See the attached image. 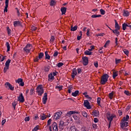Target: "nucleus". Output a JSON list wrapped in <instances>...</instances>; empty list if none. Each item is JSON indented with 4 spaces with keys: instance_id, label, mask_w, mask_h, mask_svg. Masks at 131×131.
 I'll list each match as a JSON object with an SVG mask.
<instances>
[{
    "instance_id": "dca6fc26",
    "label": "nucleus",
    "mask_w": 131,
    "mask_h": 131,
    "mask_svg": "<svg viewBox=\"0 0 131 131\" xmlns=\"http://www.w3.org/2000/svg\"><path fill=\"white\" fill-rule=\"evenodd\" d=\"M5 85L6 86H8L9 90H11V91H14V87H13V85H12V84L9 83V82H7L5 83Z\"/></svg>"
},
{
    "instance_id": "9b49d317",
    "label": "nucleus",
    "mask_w": 131,
    "mask_h": 131,
    "mask_svg": "<svg viewBox=\"0 0 131 131\" xmlns=\"http://www.w3.org/2000/svg\"><path fill=\"white\" fill-rule=\"evenodd\" d=\"M18 101L20 103H24L25 102V99H24V96H23V94H20L19 97H18Z\"/></svg>"
},
{
    "instance_id": "a878e982",
    "label": "nucleus",
    "mask_w": 131,
    "mask_h": 131,
    "mask_svg": "<svg viewBox=\"0 0 131 131\" xmlns=\"http://www.w3.org/2000/svg\"><path fill=\"white\" fill-rule=\"evenodd\" d=\"M5 46H6V48H7V52H10V50L11 49V46H10V43H9V42H6Z\"/></svg>"
},
{
    "instance_id": "bb28decb",
    "label": "nucleus",
    "mask_w": 131,
    "mask_h": 131,
    "mask_svg": "<svg viewBox=\"0 0 131 131\" xmlns=\"http://www.w3.org/2000/svg\"><path fill=\"white\" fill-rule=\"evenodd\" d=\"M78 94H79V91H76L72 93V96L73 97H77V96H78Z\"/></svg>"
},
{
    "instance_id": "f704fd0d",
    "label": "nucleus",
    "mask_w": 131,
    "mask_h": 131,
    "mask_svg": "<svg viewBox=\"0 0 131 131\" xmlns=\"http://www.w3.org/2000/svg\"><path fill=\"white\" fill-rule=\"evenodd\" d=\"M10 63H11V59H8L5 63V66L10 67Z\"/></svg>"
},
{
    "instance_id": "ddd939ff",
    "label": "nucleus",
    "mask_w": 131,
    "mask_h": 131,
    "mask_svg": "<svg viewBox=\"0 0 131 131\" xmlns=\"http://www.w3.org/2000/svg\"><path fill=\"white\" fill-rule=\"evenodd\" d=\"M82 60L83 65L86 66L89 64V58L87 57H82Z\"/></svg>"
},
{
    "instance_id": "9d476101",
    "label": "nucleus",
    "mask_w": 131,
    "mask_h": 131,
    "mask_svg": "<svg viewBox=\"0 0 131 131\" xmlns=\"http://www.w3.org/2000/svg\"><path fill=\"white\" fill-rule=\"evenodd\" d=\"M91 114L92 115H93V116H95V117H98V116L100 115V112L98 110H94L93 111Z\"/></svg>"
},
{
    "instance_id": "8fccbe9b",
    "label": "nucleus",
    "mask_w": 131,
    "mask_h": 131,
    "mask_svg": "<svg viewBox=\"0 0 131 131\" xmlns=\"http://www.w3.org/2000/svg\"><path fill=\"white\" fill-rule=\"evenodd\" d=\"M53 41H55V36H51V38H50V42H53Z\"/></svg>"
},
{
    "instance_id": "5fc2aeb1",
    "label": "nucleus",
    "mask_w": 131,
    "mask_h": 131,
    "mask_svg": "<svg viewBox=\"0 0 131 131\" xmlns=\"http://www.w3.org/2000/svg\"><path fill=\"white\" fill-rule=\"evenodd\" d=\"M124 93L126 95V96H130V94L129 93V91H125Z\"/></svg>"
},
{
    "instance_id": "7ed1b4c3",
    "label": "nucleus",
    "mask_w": 131,
    "mask_h": 131,
    "mask_svg": "<svg viewBox=\"0 0 131 131\" xmlns=\"http://www.w3.org/2000/svg\"><path fill=\"white\" fill-rule=\"evenodd\" d=\"M108 78H109V75L107 74H105L101 77V80L100 83L101 84H105L108 81Z\"/></svg>"
},
{
    "instance_id": "864d4df0",
    "label": "nucleus",
    "mask_w": 131,
    "mask_h": 131,
    "mask_svg": "<svg viewBox=\"0 0 131 131\" xmlns=\"http://www.w3.org/2000/svg\"><path fill=\"white\" fill-rule=\"evenodd\" d=\"M71 131H76V127L75 126H72L71 127Z\"/></svg>"
},
{
    "instance_id": "de8ad7c7",
    "label": "nucleus",
    "mask_w": 131,
    "mask_h": 131,
    "mask_svg": "<svg viewBox=\"0 0 131 131\" xmlns=\"http://www.w3.org/2000/svg\"><path fill=\"white\" fill-rule=\"evenodd\" d=\"M63 65H64V63H63V62H59V63L57 64V67H58L59 68H60V67H62V66H63Z\"/></svg>"
},
{
    "instance_id": "2eb2a0df",
    "label": "nucleus",
    "mask_w": 131,
    "mask_h": 131,
    "mask_svg": "<svg viewBox=\"0 0 131 131\" xmlns=\"http://www.w3.org/2000/svg\"><path fill=\"white\" fill-rule=\"evenodd\" d=\"M52 128L53 131H58V124L54 122L52 124Z\"/></svg>"
},
{
    "instance_id": "39448f33",
    "label": "nucleus",
    "mask_w": 131,
    "mask_h": 131,
    "mask_svg": "<svg viewBox=\"0 0 131 131\" xmlns=\"http://www.w3.org/2000/svg\"><path fill=\"white\" fill-rule=\"evenodd\" d=\"M116 117V115L115 114H107L106 115V118L108 120L109 122H112V120H113V118H115Z\"/></svg>"
},
{
    "instance_id": "bf43d9fd",
    "label": "nucleus",
    "mask_w": 131,
    "mask_h": 131,
    "mask_svg": "<svg viewBox=\"0 0 131 131\" xmlns=\"http://www.w3.org/2000/svg\"><path fill=\"white\" fill-rule=\"evenodd\" d=\"M90 52H92L93 50H95V46H90V49H89Z\"/></svg>"
},
{
    "instance_id": "0eeeda50",
    "label": "nucleus",
    "mask_w": 131,
    "mask_h": 131,
    "mask_svg": "<svg viewBox=\"0 0 131 131\" xmlns=\"http://www.w3.org/2000/svg\"><path fill=\"white\" fill-rule=\"evenodd\" d=\"M72 114H79V112H76L75 111H71L68 112L67 113L66 116H68V117H70V116H71Z\"/></svg>"
},
{
    "instance_id": "f8f14e48",
    "label": "nucleus",
    "mask_w": 131,
    "mask_h": 131,
    "mask_svg": "<svg viewBox=\"0 0 131 131\" xmlns=\"http://www.w3.org/2000/svg\"><path fill=\"white\" fill-rule=\"evenodd\" d=\"M47 101H48V93H45L42 98V103L44 105L47 104Z\"/></svg>"
},
{
    "instance_id": "3c124183",
    "label": "nucleus",
    "mask_w": 131,
    "mask_h": 131,
    "mask_svg": "<svg viewBox=\"0 0 131 131\" xmlns=\"http://www.w3.org/2000/svg\"><path fill=\"white\" fill-rule=\"evenodd\" d=\"M7 33L8 35H11V29H10L9 27H7Z\"/></svg>"
},
{
    "instance_id": "b1692460",
    "label": "nucleus",
    "mask_w": 131,
    "mask_h": 131,
    "mask_svg": "<svg viewBox=\"0 0 131 131\" xmlns=\"http://www.w3.org/2000/svg\"><path fill=\"white\" fill-rule=\"evenodd\" d=\"M45 59L46 60H50L51 59V56H50L48 51L45 52Z\"/></svg>"
},
{
    "instance_id": "338daca9",
    "label": "nucleus",
    "mask_w": 131,
    "mask_h": 131,
    "mask_svg": "<svg viewBox=\"0 0 131 131\" xmlns=\"http://www.w3.org/2000/svg\"><path fill=\"white\" fill-rule=\"evenodd\" d=\"M118 114L119 116H121V115H122V111L121 110H119Z\"/></svg>"
},
{
    "instance_id": "5701e85b",
    "label": "nucleus",
    "mask_w": 131,
    "mask_h": 131,
    "mask_svg": "<svg viewBox=\"0 0 131 131\" xmlns=\"http://www.w3.org/2000/svg\"><path fill=\"white\" fill-rule=\"evenodd\" d=\"M115 30H120V27L119 26L118 23H117V21H116V20H115Z\"/></svg>"
},
{
    "instance_id": "412c9836",
    "label": "nucleus",
    "mask_w": 131,
    "mask_h": 131,
    "mask_svg": "<svg viewBox=\"0 0 131 131\" xmlns=\"http://www.w3.org/2000/svg\"><path fill=\"white\" fill-rule=\"evenodd\" d=\"M77 75V72H76V70L75 69H73L72 73V78L73 79L75 77V76Z\"/></svg>"
},
{
    "instance_id": "37998d69",
    "label": "nucleus",
    "mask_w": 131,
    "mask_h": 131,
    "mask_svg": "<svg viewBox=\"0 0 131 131\" xmlns=\"http://www.w3.org/2000/svg\"><path fill=\"white\" fill-rule=\"evenodd\" d=\"M5 60V56L4 55H0V62H3Z\"/></svg>"
},
{
    "instance_id": "7c9ffc66",
    "label": "nucleus",
    "mask_w": 131,
    "mask_h": 131,
    "mask_svg": "<svg viewBox=\"0 0 131 131\" xmlns=\"http://www.w3.org/2000/svg\"><path fill=\"white\" fill-rule=\"evenodd\" d=\"M127 26H128V25H127V24L124 23L122 25V29H123V30H126V27H127Z\"/></svg>"
},
{
    "instance_id": "4c0bfd02",
    "label": "nucleus",
    "mask_w": 131,
    "mask_h": 131,
    "mask_svg": "<svg viewBox=\"0 0 131 131\" xmlns=\"http://www.w3.org/2000/svg\"><path fill=\"white\" fill-rule=\"evenodd\" d=\"M100 12L101 15H105V14H106V11H105L103 9H101L100 10Z\"/></svg>"
},
{
    "instance_id": "a18cd8bd",
    "label": "nucleus",
    "mask_w": 131,
    "mask_h": 131,
    "mask_svg": "<svg viewBox=\"0 0 131 131\" xmlns=\"http://www.w3.org/2000/svg\"><path fill=\"white\" fill-rule=\"evenodd\" d=\"M56 5V2H55V0H51V2H50V6H55Z\"/></svg>"
},
{
    "instance_id": "052dcab7",
    "label": "nucleus",
    "mask_w": 131,
    "mask_h": 131,
    "mask_svg": "<svg viewBox=\"0 0 131 131\" xmlns=\"http://www.w3.org/2000/svg\"><path fill=\"white\" fill-rule=\"evenodd\" d=\"M49 71H50V69H49V68H48V67H45V68H44V71H45V72H49Z\"/></svg>"
},
{
    "instance_id": "f03ea898",
    "label": "nucleus",
    "mask_w": 131,
    "mask_h": 131,
    "mask_svg": "<svg viewBox=\"0 0 131 131\" xmlns=\"http://www.w3.org/2000/svg\"><path fill=\"white\" fill-rule=\"evenodd\" d=\"M36 93H37L38 96H42L45 90H43V86L42 84L38 85L36 89Z\"/></svg>"
},
{
    "instance_id": "a19ab883",
    "label": "nucleus",
    "mask_w": 131,
    "mask_h": 131,
    "mask_svg": "<svg viewBox=\"0 0 131 131\" xmlns=\"http://www.w3.org/2000/svg\"><path fill=\"white\" fill-rule=\"evenodd\" d=\"M109 43H110V40H107L104 46V48H107L108 46H109Z\"/></svg>"
},
{
    "instance_id": "72a5a7b5",
    "label": "nucleus",
    "mask_w": 131,
    "mask_h": 131,
    "mask_svg": "<svg viewBox=\"0 0 131 131\" xmlns=\"http://www.w3.org/2000/svg\"><path fill=\"white\" fill-rule=\"evenodd\" d=\"M45 56V54L42 52H40L38 54V58L39 59H42V57Z\"/></svg>"
},
{
    "instance_id": "680f3d73",
    "label": "nucleus",
    "mask_w": 131,
    "mask_h": 131,
    "mask_svg": "<svg viewBox=\"0 0 131 131\" xmlns=\"http://www.w3.org/2000/svg\"><path fill=\"white\" fill-rule=\"evenodd\" d=\"M105 35V34L104 33H99L96 35V36H104Z\"/></svg>"
},
{
    "instance_id": "2f4dec72",
    "label": "nucleus",
    "mask_w": 131,
    "mask_h": 131,
    "mask_svg": "<svg viewBox=\"0 0 131 131\" xmlns=\"http://www.w3.org/2000/svg\"><path fill=\"white\" fill-rule=\"evenodd\" d=\"M101 98L98 97L97 98V103L99 106L101 107Z\"/></svg>"
},
{
    "instance_id": "aec40b11",
    "label": "nucleus",
    "mask_w": 131,
    "mask_h": 131,
    "mask_svg": "<svg viewBox=\"0 0 131 131\" xmlns=\"http://www.w3.org/2000/svg\"><path fill=\"white\" fill-rule=\"evenodd\" d=\"M48 80L49 81H51V80L53 81L55 79V77L53 75V74L51 73L48 75Z\"/></svg>"
},
{
    "instance_id": "13d9d810",
    "label": "nucleus",
    "mask_w": 131,
    "mask_h": 131,
    "mask_svg": "<svg viewBox=\"0 0 131 131\" xmlns=\"http://www.w3.org/2000/svg\"><path fill=\"white\" fill-rule=\"evenodd\" d=\"M12 106H13V108L14 110L16 109V106H17V103L16 102H14L12 103Z\"/></svg>"
},
{
    "instance_id": "4468645a",
    "label": "nucleus",
    "mask_w": 131,
    "mask_h": 131,
    "mask_svg": "<svg viewBox=\"0 0 131 131\" xmlns=\"http://www.w3.org/2000/svg\"><path fill=\"white\" fill-rule=\"evenodd\" d=\"M9 7V0H5V7L4 8V13L6 12V13L8 12V8Z\"/></svg>"
},
{
    "instance_id": "09e8293b",
    "label": "nucleus",
    "mask_w": 131,
    "mask_h": 131,
    "mask_svg": "<svg viewBox=\"0 0 131 131\" xmlns=\"http://www.w3.org/2000/svg\"><path fill=\"white\" fill-rule=\"evenodd\" d=\"M51 123H52V119H49L47 122V126L49 125H51Z\"/></svg>"
},
{
    "instance_id": "0e129e2a",
    "label": "nucleus",
    "mask_w": 131,
    "mask_h": 131,
    "mask_svg": "<svg viewBox=\"0 0 131 131\" xmlns=\"http://www.w3.org/2000/svg\"><path fill=\"white\" fill-rule=\"evenodd\" d=\"M73 118H74L75 120H78V117L76 116V115H74L73 116Z\"/></svg>"
},
{
    "instance_id": "6e6552de",
    "label": "nucleus",
    "mask_w": 131,
    "mask_h": 131,
    "mask_svg": "<svg viewBox=\"0 0 131 131\" xmlns=\"http://www.w3.org/2000/svg\"><path fill=\"white\" fill-rule=\"evenodd\" d=\"M16 83H18L20 86H23L24 85V82H23V79L18 78L17 80H15Z\"/></svg>"
},
{
    "instance_id": "cd10ccee",
    "label": "nucleus",
    "mask_w": 131,
    "mask_h": 131,
    "mask_svg": "<svg viewBox=\"0 0 131 131\" xmlns=\"http://www.w3.org/2000/svg\"><path fill=\"white\" fill-rule=\"evenodd\" d=\"M114 94H115V93L114 91H112V93L108 94V98L111 99V100L113 99V96H114Z\"/></svg>"
},
{
    "instance_id": "e2e57ef3",
    "label": "nucleus",
    "mask_w": 131,
    "mask_h": 131,
    "mask_svg": "<svg viewBox=\"0 0 131 131\" xmlns=\"http://www.w3.org/2000/svg\"><path fill=\"white\" fill-rule=\"evenodd\" d=\"M59 53L58 52V51H55L54 54H53V57H57V56H58Z\"/></svg>"
},
{
    "instance_id": "1a4fd4ad",
    "label": "nucleus",
    "mask_w": 131,
    "mask_h": 131,
    "mask_svg": "<svg viewBox=\"0 0 131 131\" xmlns=\"http://www.w3.org/2000/svg\"><path fill=\"white\" fill-rule=\"evenodd\" d=\"M61 115H62V112H57L54 115L53 118L55 120L59 119L61 117Z\"/></svg>"
},
{
    "instance_id": "4be33fe9",
    "label": "nucleus",
    "mask_w": 131,
    "mask_h": 131,
    "mask_svg": "<svg viewBox=\"0 0 131 131\" xmlns=\"http://www.w3.org/2000/svg\"><path fill=\"white\" fill-rule=\"evenodd\" d=\"M67 10V8H66V7H62L60 9V11L61 12V15H65V14H66Z\"/></svg>"
},
{
    "instance_id": "423d86ee",
    "label": "nucleus",
    "mask_w": 131,
    "mask_h": 131,
    "mask_svg": "<svg viewBox=\"0 0 131 131\" xmlns=\"http://www.w3.org/2000/svg\"><path fill=\"white\" fill-rule=\"evenodd\" d=\"M83 105L86 109L90 110V109H92V106H91V103L89 102V100H86L84 101Z\"/></svg>"
},
{
    "instance_id": "c9c22d12",
    "label": "nucleus",
    "mask_w": 131,
    "mask_h": 131,
    "mask_svg": "<svg viewBox=\"0 0 131 131\" xmlns=\"http://www.w3.org/2000/svg\"><path fill=\"white\" fill-rule=\"evenodd\" d=\"M92 52H90L89 50H86L84 52V54L85 55H88V56H90V55H92Z\"/></svg>"
},
{
    "instance_id": "f257e3e1",
    "label": "nucleus",
    "mask_w": 131,
    "mask_h": 131,
    "mask_svg": "<svg viewBox=\"0 0 131 131\" xmlns=\"http://www.w3.org/2000/svg\"><path fill=\"white\" fill-rule=\"evenodd\" d=\"M129 119V116L128 115H126V117H124L121 120V127L122 128H124V127H126L128 125V122L126 121H128V120Z\"/></svg>"
},
{
    "instance_id": "c756f323",
    "label": "nucleus",
    "mask_w": 131,
    "mask_h": 131,
    "mask_svg": "<svg viewBox=\"0 0 131 131\" xmlns=\"http://www.w3.org/2000/svg\"><path fill=\"white\" fill-rule=\"evenodd\" d=\"M119 30H112L113 33H115L116 35V36H118L119 34H120V32H119L118 31Z\"/></svg>"
},
{
    "instance_id": "6ab92c4d",
    "label": "nucleus",
    "mask_w": 131,
    "mask_h": 131,
    "mask_svg": "<svg viewBox=\"0 0 131 131\" xmlns=\"http://www.w3.org/2000/svg\"><path fill=\"white\" fill-rule=\"evenodd\" d=\"M13 25L14 27H17L21 25V23L19 20H16L13 22Z\"/></svg>"
},
{
    "instance_id": "603ef678",
    "label": "nucleus",
    "mask_w": 131,
    "mask_h": 131,
    "mask_svg": "<svg viewBox=\"0 0 131 131\" xmlns=\"http://www.w3.org/2000/svg\"><path fill=\"white\" fill-rule=\"evenodd\" d=\"M39 128V126L37 125L36 126L34 129H33V131H37L38 130V129Z\"/></svg>"
},
{
    "instance_id": "a211bd4d",
    "label": "nucleus",
    "mask_w": 131,
    "mask_h": 131,
    "mask_svg": "<svg viewBox=\"0 0 131 131\" xmlns=\"http://www.w3.org/2000/svg\"><path fill=\"white\" fill-rule=\"evenodd\" d=\"M123 16H124V17H128V16H129V11L124 10L123 11Z\"/></svg>"
},
{
    "instance_id": "774afa93",
    "label": "nucleus",
    "mask_w": 131,
    "mask_h": 131,
    "mask_svg": "<svg viewBox=\"0 0 131 131\" xmlns=\"http://www.w3.org/2000/svg\"><path fill=\"white\" fill-rule=\"evenodd\" d=\"M80 131H86V129H85V127H82Z\"/></svg>"
},
{
    "instance_id": "f3484780",
    "label": "nucleus",
    "mask_w": 131,
    "mask_h": 131,
    "mask_svg": "<svg viewBox=\"0 0 131 131\" xmlns=\"http://www.w3.org/2000/svg\"><path fill=\"white\" fill-rule=\"evenodd\" d=\"M51 115H49V116L46 115L45 114H42V115H40V119L41 120H45V119H46L48 118V117H50Z\"/></svg>"
},
{
    "instance_id": "49530a36",
    "label": "nucleus",
    "mask_w": 131,
    "mask_h": 131,
    "mask_svg": "<svg viewBox=\"0 0 131 131\" xmlns=\"http://www.w3.org/2000/svg\"><path fill=\"white\" fill-rule=\"evenodd\" d=\"M115 61V63L116 65H117V64H119V63H120L121 62V59H118L117 58H116Z\"/></svg>"
},
{
    "instance_id": "4d7b16f0",
    "label": "nucleus",
    "mask_w": 131,
    "mask_h": 131,
    "mask_svg": "<svg viewBox=\"0 0 131 131\" xmlns=\"http://www.w3.org/2000/svg\"><path fill=\"white\" fill-rule=\"evenodd\" d=\"M94 65L95 67H96V68H98V67L99 66V64L98 63V61L94 62Z\"/></svg>"
},
{
    "instance_id": "ea45409f",
    "label": "nucleus",
    "mask_w": 131,
    "mask_h": 131,
    "mask_svg": "<svg viewBox=\"0 0 131 131\" xmlns=\"http://www.w3.org/2000/svg\"><path fill=\"white\" fill-rule=\"evenodd\" d=\"M82 114L83 117H88V113H86V112H85V111L82 112Z\"/></svg>"
},
{
    "instance_id": "20e7f679",
    "label": "nucleus",
    "mask_w": 131,
    "mask_h": 131,
    "mask_svg": "<svg viewBox=\"0 0 131 131\" xmlns=\"http://www.w3.org/2000/svg\"><path fill=\"white\" fill-rule=\"evenodd\" d=\"M32 45L28 43L24 48V50L25 53H26V54H29V53H30V51H31V50L32 49Z\"/></svg>"
},
{
    "instance_id": "e433bc0d",
    "label": "nucleus",
    "mask_w": 131,
    "mask_h": 131,
    "mask_svg": "<svg viewBox=\"0 0 131 131\" xmlns=\"http://www.w3.org/2000/svg\"><path fill=\"white\" fill-rule=\"evenodd\" d=\"M31 29L33 31H35V30H37V27L34 26H31Z\"/></svg>"
},
{
    "instance_id": "393cba45",
    "label": "nucleus",
    "mask_w": 131,
    "mask_h": 131,
    "mask_svg": "<svg viewBox=\"0 0 131 131\" xmlns=\"http://www.w3.org/2000/svg\"><path fill=\"white\" fill-rule=\"evenodd\" d=\"M35 89L34 88H31L30 90V96H33V95H35Z\"/></svg>"
},
{
    "instance_id": "473e14b6",
    "label": "nucleus",
    "mask_w": 131,
    "mask_h": 131,
    "mask_svg": "<svg viewBox=\"0 0 131 131\" xmlns=\"http://www.w3.org/2000/svg\"><path fill=\"white\" fill-rule=\"evenodd\" d=\"M101 17H102V15H100V14H99V15L94 14L91 16L92 18H100Z\"/></svg>"
},
{
    "instance_id": "6e6d98bb",
    "label": "nucleus",
    "mask_w": 131,
    "mask_h": 131,
    "mask_svg": "<svg viewBox=\"0 0 131 131\" xmlns=\"http://www.w3.org/2000/svg\"><path fill=\"white\" fill-rule=\"evenodd\" d=\"M71 30L72 31H75V30H77V26H74V27L72 28Z\"/></svg>"
},
{
    "instance_id": "58836bf2",
    "label": "nucleus",
    "mask_w": 131,
    "mask_h": 131,
    "mask_svg": "<svg viewBox=\"0 0 131 131\" xmlns=\"http://www.w3.org/2000/svg\"><path fill=\"white\" fill-rule=\"evenodd\" d=\"M9 67L5 66V67H4V73H7V71H8V70L9 69Z\"/></svg>"
},
{
    "instance_id": "79ce46f5",
    "label": "nucleus",
    "mask_w": 131,
    "mask_h": 131,
    "mask_svg": "<svg viewBox=\"0 0 131 131\" xmlns=\"http://www.w3.org/2000/svg\"><path fill=\"white\" fill-rule=\"evenodd\" d=\"M123 52L126 55V56H128V54H129V52L126 49H124Z\"/></svg>"
},
{
    "instance_id": "69168bd1",
    "label": "nucleus",
    "mask_w": 131,
    "mask_h": 131,
    "mask_svg": "<svg viewBox=\"0 0 131 131\" xmlns=\"http://www.w3.org/2000/svg\"><path fill=\"white\" fill-rule=\"evenodd\" d=\"M30 120V118L29 117H27L25 118V121H29Z\"/></svg>"
},
{
    "instance_id": "c03bdc74",
    "label": "nucleus",
    "mask_w": 131,
    "mask_h": 131,
    "mask_svg": "<svg viewBox=\"0 0 131 131\" xmlns=\"http://www.w3.org/2000/svg\"><path fill=\"white\" fill-rule=\"evenodd\" d=\"M56 89H58V90H59V91H62V89H63V86L62 85H60V86H56Z\"/></svg>"
},
{
    "instance_id": "c85d7f7f",
    "label": "nucleus",
    "mask_w": 131,
    "mask_h": 131,
    "mask_svg": "<svg viewBox=\"0 0 131 131\" xmlns=\"http://www.w3.org/2000/svg\"><path fill=\"white\" fill-rule=\"evenodd\" d=\"M118 76V72L114 71L113 74V78L114 79L116 78V77Z\"/></svg>"
}]
</instances>
